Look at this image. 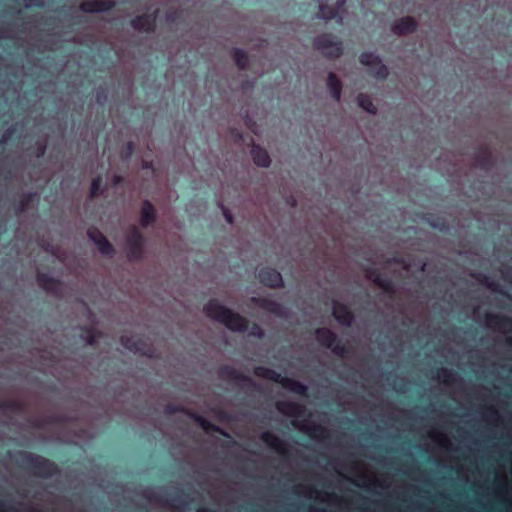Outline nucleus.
Returning <instances> with one entry per match:
<instances>
[{
	"label": "nucleus",
	"mask_w": 512,
	"mask_h": 512,
	"mask_svg": "<svg viewBox=\"0 0 512 512\" xmlns=\"http://www.w3.org/2000/svg\"><path fill=\"white\" fill-rule=\"evenodd\" d=\"M332 315L340 325L345 327H351L355 320V315L351 308L347 304L336 300L333 301Z\"/></svg>",
	"instance_id": "obj_10"
},
{
	"label": "nucleus",
	"mask_w": 512,
	"mask_h": 512,
	"mask_svg": "<svg viewBox=\"0 0 512 512\" xmlns=\"http://www.w3.org/2000/svg\"><path fill=\"white\" fill-rule=\"evenodd\" d=\"M327 88L334 99V101L338 102L341 99L342 92V83L337 75L333 72H330L327 77Z\"/></svg>",
	"instance_id": "obj_25"
},
{
	"label": "nucleus",
	"mask_w": 512,
	"mask_h": 512,
	"mask_svg": "<svg viewBox=\"0 0 512 512\" xmlns=\"http://www.w3.org/2000/svg\"><path fill=\"white\" fill-rule=\"evenodd\" d=\"M296 205V200H292V206H295Z\"/></svg>",
	"instance_id": "obj_57"
},
{
	"label": "nucleus",
	"mask_w": 512,
	"mask_h": 512,
	"mask_svg": "<svg viewBox=\"0 0 512 512\" xmlns=\"http://www.w3.org/2000/svg\"><path fill=\"white\" fill-rule=\"evenodd\" d=\"M260 439L277 453L281 455H286L288 453V444L272 432H263Z\"/></svg>",
	"instance_id": "obj_18"
},
{
	"label": "nucleus",
	"mask_w": 512,
	"mask_h": 512,
	"mask_svg": "<svg viewBox=\"0 0 512 512\" xmlns=\"http://www.w3.org/2000/svg\"><path fill=\"white\" fill-rule=\"evenodd\" d=\"M77 67H78V68H82L83 66H81V65H78Z\"/></svg>",
	"instance_id": "obj_60"
},
{
	"label": "nucleus",
	"mask_w": 512,
	"mask_h": 512,
	"mask_svg": "<svg viewBox=\"0 0 512 512\" xmlns=\"http://www.w3.org/2000/svg\"><path fill=\"white\" fill-rule=\"evenodd\" d=\"M478 280L480 283L484 284L491 291L499 293L508 299H512V296L507 291L501 289L500 285L497 282L489 280V278L487 276L480 275V278H478Z\"/></svg>",
	"instance_id": "obj_32"
},
{
	"label": "nucleus",
	"mask_w": 512,
	"mask_h": 512,
	"mask_svg": "<svg viewBox=\"0 0 512 512\" xmlns=\"http://www.w3.org/2000/svg\"><path fill=\"white\" fill-rule=\"evenodd\" d=\"M502 276L505 280L510 281L512 279V270L509 268H505L502 271Z\"/></svg>",
	"instance_id": "obj_45"
},
{
	"label": "nucleus",
	"mask_w": 512,
	"mask_h": 512,
	"mask_svg": "<svg viewBox=\"0 0 512 512\" xmlns=\"http://www.w3.org/2000/svg\"><path fill=\"white\" fill-rule=\"evenodd\" d=\"M46 149H47V145H46V142H38L37 143V153H36V156L37 157H42L44 156V154L46 153Z\"/></svg>",
	"instance_id": "obj_41"
},
{
	"label": "nucleus",
	"mask_w": 512,
	"mask_h": 512,
	"mask_svg": "<svg viewBox=\"0 0 512 512\" xmlns=\"http://www.w3.org/2000/svg\"><path fill=\"white\" fill-rule=\"evenodd\" d=\"M219 378L231 381V382H246L249 384H253V381L250 377L244 375L239 370L231 365H222L218 369Z\"/></svg>",
	"instance_id": "obj_16"
},
{
	"label": "nucleus",
	"mask_w": 512,
	"mask_h": 512,
	"mask_svg": "<svg viewBox=\"0 0 512 512\" xmlns=\"http://www.w3.org/2000/svg\"><path fill=\"white\" fill-rule=\"evenodd\" d=\"M314 334L319 344L330 349L334 355L343 358L348 354V347L339 341L337 335L331 329L326 327L316 328Z\"/></svg>",
	"instance_id": "obj_5"
},
{
	"label": "nucleus",
	"mask_w": 512,
	"mask_h": 512,
	"mask_svg": "<svg viewBox=\"0 0 512 512\" xmlns=\"http://www.w3.org/2000/svg\"><path fill=\"white\" fill-rule=\"evenodd\" d=\"M251 156L255 165L267 168L271 164V158L266 149L254 144L251 148Z\"/></svg>",
	"instance_id": "obj_21"
},
{
	"label": "nucleus",
	"mask_w": 512,
	"mask_h": 512,
	"mask_svg": "<svg viewBox=\"0 0 512 512\" xmlns=\"http://www.w3.org/2000/svg\"><path fill=\"white\" fill-rule=\"evenodd\" d=\"M377 287L383 290V292L391 299L394 300L396 297V286L395 283L387 278L382 276V278L377 282Z\"/></svg>",
	"instance_id": "obj_31"
},
{
	"label": "nucleus",
	"mask_w": 512,
	"mask_h": 512,
	"mask_svg": "<svg viewBox=\"0 0 512 512\" xmlns=\"http://www.w3.org/2000/svg\"><path fill=\"white\" fill-rule=\"evenodd\" d=\"M138 232L136 228L132 225H130V260H132L135 257L136 250L138 248Z\"/></svg>",
	"instance_id": "obj_36"
},
{
	"label": "nucleus",
	"mask_w": 512,
	"mask_h": 512,
	"mask_svg": "<svg viewBox=\"0 0 512 512\" xmlns=\"http://www.w3.org/2000/svg\"><path fill=\"white\" fill-rule=\"evenodd\" d=\"M258 279L262 285L268 288H283L284 281L279 271L271 267H263L258 272Z\"/></svg>",
	"instance_id": "obj_9"
},
{
	"label": "nucleus",
	"mask_w": 512,
	"mask_h": 512,
	"mask_svg": "<svg viewBox=\"0 0 512 512\" xmlns=\"http://www.w3.org/2000/svg\"><path fill=\"white\" fill-rule=\"evenodd\" d=\"M156 221V210L149 201H144L140 211V223L146 228Z\"/></svg>",
	"instance_id": "obj_23"
},
{
	"label": "nucleus",
	"mask_w": 512,
	"mask_h": 512,
	"mask_svg": "<svg viewBox=\"0 0 512 512\" xmlns=\"http://www.w3.org/2000/svg\"><path fill=\"white\" fill-rule=\"evenodd\" d=\"M236 67L238 68L239 74H242V73L246 72L250 66L241 65V66H236Z\"/></svg>",
	"instance_id": "obj_50"
},
{
	"label": "nucleus",
	"mask_w": 512,
	"mask_h": 512,
	"mask_svg": "<svg viewBox=\"0 0 512 512\" xmlns=\"http://www.w3.org/2000/svg\"><path fill=\"white\" fill-rule=\"evenodd\" d=\"M16 132V128L14 125H11L10 127H8L2 134L1 136V139H0V143L1 144H6L8 143L14 136Z\"/></svg>",
	"instance_id": "obj_40"
},
{
	"label": "nucleus",
	"mask_w": 512,
	"mask_h": 512,
	"mask_svg": "<svg viewBox=\"0 0 512 512\" xmlns=\"http://www.w3.org/2000/svg\"><path fill=\"white\" fill-rule=\"evenodd\" d=\"M423 220L430 227H432L442 233H447L449 231V224H448L447 220L440 215H436L433 213H427L423 216Z\"/></svg>",
	"instance_id": "obj_22"
},
{
	"label": "nucleus",
	"mask_w": 512,
	"mask_h": 512,
	"mask_svg": "<svg viewBox=\"0 0 512 512\" xmlns=\"http://www.w3.org/2000/svg\"><path fill=\"white\" fill-rule=\"evenodd\" d=\"M254 374L260 378L272 381L274 383H278L284 389L294 394L305 397L308 396V387L305 384L296 379L282 376L280 373L276 372L271 368L257 366L254 369Z\"/></svg>",
	"instance_id": "obj_3"
},
{
	"label": "nucleus",
	"mask_w": 512,
	"mask_h": 512,
	"mask_svg": "<svg viewBox=\"0 0 512 512\" xmlns=\"http://www.w3.org/2000/svg\"><path fill=\"white\" fill-rule=\"evenodd\" d=\"M276 409L285 416L290 417H300L303 412L304 408L302 405L293 402V401H278L276 403Z\"/></svg>",
	"instance_id": "obj_20"
},
{
	"label": "nucleus",
	"mask_w": 512,
	"mask_h": 512,
	"mask_svg": "<svg viewBox=\"0 0 512 512\" xmlns=\"http://www.w3.org/2000/svg\"><path fill=\"white\" fill-rule=\"evenodd\" d=\"M108 97H109V88H108V86L106 84L105 85H100L97 88V91H96V102H97V104H99L101 107H105L106 103L108 102Z\"/></svg>",
	"instance_id": "obj_35"
},
{
	"label": "nucleus",
	"mask_w": 512,
	"mask_h": 512,
	"mask_svg": "<svg viewBox=\"0 0 512 512\" xmlns=\"http://www.w3.org/2000/svg\"><path fill=\"white\" fill-rule=\"evenodd\" d=\"M4 67H5V68H10L11 66H4ZM20 67H21V68H23V69H24V68H26V66H25V65H22V66H20ZM32 67H33V66H27V68H32Z\"/></svg>",
	"instance_id": "obj_55"
},
{
	"label": "nucleus",
	"mask_w": 512,
	"mask_h": 512,
	"mask_svg": "<svg viewBox=\"0 0 512 512\" xmlns=\"http://www.w3.org/2000/svg\"><path fill=\"white\" fill-rule=\"evenodd\" d=\"M168 410L170 412H181L186 414L189 418H191L195 423H197L206 433L216 432L223 436L228 437V434L219 426L211 423L209 420L204 418L202 415L192 412L188 409H185L183 406H169Z\"/></svg>",
	"instance_id": "obj_6"
},
{
	"label": "nucleus",
	"mask_w": 512,
	"mask_h": 512,
	"mask_svg": "<svg viewBox=\"0 0 512 512\" xmlns=\"http://www.w3.org/2000/svg\"><path fill=\"white\" fill-rule=\"evenodd\" d=\"M231 55L235 61V64H248V55L245 51L239 48H233Z\"/></svg>",
	"instance_id": "obj_38"
},
{
	"label": "nucleus",
	"mask_w": 512,
	"mask_h": 512,
	"mask_svg": "<svg viewBox=\"0 0 512 512\" xmlns=\"http://www.w3.org/2000/svg\"><path fill=\"white\" fill-rule=\"evenodd\" d=\"M489 411H490L491 413H495V411H494L492 408H489Z\"/></svg>",
	"instance_id": "obj_59"
},
{
	"label": "nucleus",
	"mask_w": 512,
	"mask_h": 512,
	"mask_svg": "<svg viewBox=\"0 0 512 512\" xmlns=\"http://www.w3.org/2000/svg\"><path fill=\"white\" fill-rule=\"evenodd\" d=\"M304 431L312 439L326 440L330 437L329 430L320 424L307 427Z\"/></svg>",
	"instance_id": "obj_27"
},
{
	"label": "nucleus",
	"mask_w": 512,
	"mask_h": 512,
	"mask_svg": "<svg viewBox=\"0 0 512 512\" xmlns=\"http://www.w3.org/2000/svg\"><path fill=\"white\" fill-rule=\"evenodd\" d=\"M477 167L482 170H489L494 166V159L490 148L486 145L480 146L474 153Z\"/></svg>",
	"instance_id": "obj_19"
},
{
	"label": "nucleus",
	"mask_w": 512,
	"mask_h": 512,
	"mask_svg": "<svg viewBox=\"0 0 512 512\" xmlns=\"http://www.w3.org/2000/svg\"><path fill=\"white\" fill-rule=\"evenodd\" d=\"M390 263H394L397 265H402L405 269H408V265L405 264L404 259L399 256H394L389 260Z\"/></svg>",
	"instance_id": "obj_42"
},
{
	"label": "nucleus",
	"mask_w": 512,
	"mask_h": 512,
	"mask_svg": "<svg viewBox=\"0 0 512 512\" xmlns=\"http://www.w3.org/2000/svg\"><path fill=\"white\" fill-rule=\"evenodd\" d=\"M484 319L489 328L498 331L512 332V318L510 316L486 313Z\"/></svg>",
	"instance_id": "obj_12"
},
{
	"label": "nucleus",
	"mask_w": 512,
	"mask_h": 512,
	"mask_svg": "<svg viewBox=\"0 0 512 512\" xmlns=\"http://www.w3.org/2000/svg\"><path fill=\"white\" fill-rule=\"evenodd\" d=\"M129 149H130V156H131L133 154V151H134V144L131 141H130Z\"/></svg>",
	"instance_id": "obj_52"
},
{
	"label": "nucleus",
	"mask_w": 512,
	"mask_h": 512,
	"mask_svg": "<svg viewBox=\"0 0 512 512\" xmlns=\"http://www.w3.org/2000/svg\"><path fill=\"white\" fill-rule=\"evenodd\" d=\"M365 276L369 279L374 285H377V282L382 278V273L378 268L375 267H367L365 269Z\"/></svg>",
	"instance_id": "obj_37"
},
{
	"label": "nucleus",
	"mask_w": 512,
	"mask_h": 512,
	"mask_svg": "<svg viewBox=\"0 0 512 512\" xmlns=\"http://www.w3.org/2000/svg\"><path fill=\"white\" fill-rule=\"evenodd\" d=\"M18 465L34 476L48 479L60 473L58 465L41 455L20 450L16 454Z\"/></svg>",
	"instance_id": "obj_2"
},
{
	"label": "nucleus",
	"mask_w": 512,
	"mask_h": 512,
	"mask_svg": "<svg viewBox=\"0 0 512 512\" xmlns=\"http://www.w3.org/2000/svg\"><path fill=\"white\" fill-rule=\"evenodd\" d=\"M357 102L360 108L370 114H376L377 108L373 103V100L370 95L365 93H360L357 96Z\"/></svg>",
	"instance_id": "obj_30"
},
{
	"label": "nucleus",
	"mask_w": 512,
	"mask_h": 512,
	"mask_svg": "<svg viewBox=\"0 0 512 512\" xmlns=\"http://www.w3.org/2000/svg\"><path fill=\"white\" fill-rule=\"evenodd\" d=\"M1 510L4 512H19L17 508L7 505L5 502L1 503Z\"/></svg>",
	"instance_id": "obj_44"
},
{
	"label": "nucleus",
	"mask_w": 512,
	"mask_h": 512,
	"mask_svg": "<svg viewBox=\"0 0 512 512\" xmlns=\"http://www.w3.org/2000/svg\"><path fill=\"white\" fill-rule=\"evenodd\" d=\"M346 3V0H336L334 8L338 9V12L343 9L344 5Z\"/></svg>",
	"instance_id": "obj_46"
},
{
	"label": "nucleus",
	"mask_w": 512,
	"mask_h": 512,
	"mask_svg": "<svg viewBox=\"0 0 512 512\" xmlns=\"http://www.w3.org/2000/svg\"><path fill=\"white\" fill-rule=\"evenodd\" d=\"M196 512H216V511L213 509H210V508L202 507V508L197 509Z\"/></svg>",
	"instance_id": "obj_51"
},
{
	"label": "nucleus",
	"mask_w": 512,
	"mask_h": 512,
	"mask_svg": "<svg viewBox=\"0 0 512 512\" xmlns=\"http://www.w3.org/2000/svg\"><path fill=\"white\" fill-rule=\"evenodd\" d=\"M171 500H172L173 502H179V501H180L179 497H177V496L172 497V499H171Z\"/></svg>",
	"instance_id": "obj_54"
},
{
	"label": "nucleus",
	"mask_w": 512,
	"mask_h": 512,
	"mask_svg": "<svg viewBox=\"0 0 512 512\" xmlns=\"http://www.w3.org/2000/svg\"><path fill=\"white\" fill-rule=\"evenodd\" d=\"M418 22L412 16H404L396 20L392 26V32L398 36H407L417 30Z\"/></svg>",
	"instance_id": "obj_15"
},
{
	"label": "nucleus",
	"mask_w": 512,
	"mask_h": 512,
	"mask_svg": "<svg viewBox=\"0 0 512 512\" xmlns=\"http://www.w3.org/2000/svg\"><path fill=\"white\" fill-rule=\"evenodd\" d=\"M88 238L95 244L99 253L105 257H113L115 248L106 236L96 227L91 226L87 229Z\"/></svg>",
	"instance_id": "obj_8"
},
{
	"label": "nucleus",
	"mask_w": 512,
	"mask_h": 512,
	"mask_svg": "<svg viewBox=\"0 0 512 512\" xmlns=\"http://www.w3.org/2000/svg\"><path fill=\"white\" fill-rule=\"evenodd\" d=\"M222 211H223V215H224V218H225L226 222L228 224H232L233 223V215L229 211V209L223 207Z\"/></svg>",
	"instance_id": "obj_43"
},
{
	"label": "nucleus",
	"mask_w": 512,
	"mask_h": 512,
	"mask_svg": "<svg viewBox=\"0 0 512 512\" xmlns=\"http://www.w3.org/2000/svg\"><path fill=\"white\" fill-rule=\"evenodd\" d=\"M132 67H133V66H130V68H132ZM132 74H133V71H132V69H130V90H129L130 97H131V96H132V94H133V83H132V79H131Z\"/></svg>",
	"instance_id": "obj_49"
},
{
	"label": "nucleus",
	"mask_w": 512,
	"mask_h": 512,
	"mask_svg": "<svg viewBox=\"0 0 512 512\" xmlns=\"http://www.w3.org/2000/svg\"><path fill=\"white\" fill-rule=\"evenodd\" d=\"M105 188L103 186V177L102 175L96 176L91 183L90 186V198H96L103 194Z\"/></svg>",
	"instance_id": "obj_33"
},
{
	"label": "nucleus",
	"mask_w": 512,
	"mask_h": 512,
	"mask_svg": "<svg viewBox=\"0 0 512 512\" xmlns=\"http://www.w3.org/2000/svg\"><path fill=\"white\" fill-rule=\"evenodd\" d=\"M79 330V338L90 346H93L102 337V333L92 326H81Z\"/></svg>",
	"instance_id": "obj_24"
},
{
	"label": "nucleus",
	"mask_w": 512,
	"mask_h": 512,
	"mask_svg": "<svg viewBox=\"0 0 512 512\" xmlns=\"http://www.w3.org/2000/svg\"><path fill=\"white\" fill-rule=\"evenodd\" d=\"M342 20H343V18L340 16V17L338 18V22L342 23Z\"/></svg>",
	"instance_id": "obj_56"
},
{
	"label": "nucleus",
	"mask_w": 512,
	"mask_h": 512,
	"mask_svg": "<svg viewBox=\"0 0 512 512\" xmlns=\"http://www.w3.org/2000/svg\"><path fill=\"white\" fill-rule=\"evenodd\" d=\"M0 410L2 412H9L13 414H21L25 411V404L18 400L1 401Z\"/></svg>",
	"instance_id": "obj_28"
},
{
	"label": "nucleus",
	"mask_w": 512,
	"mask_h": 512,
	"mask_svg": "<svg viewBox=\"0 0 512 512\" xmlns=\"http://www.w3.org/2000/svg\"><path fill=\"white\" fill-rule=\"evenodd\" d=\"M313 49L329 61H335L343 55L344 47L332 33H321L312 41Z\"/></svg>",
	"instance_id": "obj_4"
},
{
	"label": "nucleus",
	"mask_w": 512,
	"mask_h": 512,
	"mask_svg": "<svg viewBox=\"0 0 512 512\" xmlns=\"http://www.w3.org/2000/svg\"><path fill=\"white\" fill-rule=\"evenodd\" d=\"M158 9L152 14H143L133 19L130 24L139 32H154L156 28V18Z\"/></svg>",
	"instance_id": "obj_14"
},
{
	"label": "nucleus",
	"mask_w": 512,
	"mask_h": 512,
	"mask_svg": "<svg viewBox=\"0 0 512 512\" xmlns=\"http://www.w3.org/2000/svg\"><path fill=\"white\" fill-rule=\"evenodd\" d=\"M250 301L260 309L267 311L277 317H283L285 315V307L281 303L271 298L251 297Z\"/></svg>",
	"instance_id": "obj_11"
},
{
	"label": "nucleus",
	"mask_w": 512,
	"mask_h": 512,
	"mask_svg": "<svg viewBox=\"0 0 512 512\" xmlns=\"http://www.w3.org/2000/svg\"><path fill=\"white\" fill-rule=\"evenodd\" d=\"M37 198L38 194L36 192L24 193L16 205L17 214L25 212L30 206V204L34 202Z\"/></svg>",
	"instance_id": "obj_29"
},
{
	"label": "nucleus",
	"mask_w": 512,
	"mask_h": 512,
	"mask_svg": "<svg viewBox=\"0 0 512 512\" xmlns=\"http://www.w3.org/2000/svg\"><path fill=\"white\" fill-rule=\"evenodd\" d=\"M437 377L445 384H453L456 381V373L448 368H440L437 370Z\"/></svg>",
	"instance_id": "obj_34"
},
{
	"label": "nucleus",
	"mask_w": 512,
	"mask_h": 512,
	"mask_svg": "<svg viewBox=\"0 0 512 512\" xmlns=\"http://www.w3.org/2000/svg\"><path fill=\"white\" fill-rule=\"evenodd\" d=\"M317 17L328 22L338 16V9L334 6H329L323 0H320L318 7Z\"/></svg>",
	"instance_id": "obj_26"
},
{
	"label": "nucleus",
	"mask_w": 512,
	"mask_h": 512,
	"mask_svg": "<svg viewBox=\"0 0 512 512\" xmlns=\"http://www.w3.org/2000/svg\"><path fill=\"white\" fill-rule=\"evenodd\" d=\"M204 314L221 324L233 332H246L250 336L262 338L264 330L257 323L249 325L248 320L237 312L232 311L230 308L222 305L217 299H210L203 306Z\"/></svg>",
	"instance_id": "obj_1"
},
{
	"label": "nucleus",
	"mask_w": 512,
	"mask_h": 512,
	"mask_svg": "<svg viewBox=\"0 0 512 512\" xmlns=\"http://www.w3.org/2000/svg\"><path fill=\"white\" fill-rule=\"evenodd\" d=\"M115 6L114 0H84L80 3V9L86 13L104 12Z\"/></svg>",
	"instance_id": "obj_17"
},
{
	"label": "nucleus",
	"mask_w": 512,
	"mask_h": 512,
	"mask_svg": "<svg viewBox=\"0 0 512 512\" xmlns=\"http://www.w3.org/2000/svg\"><path fill=\"white\" fill-rule=\"evenodd\" d=\"M129 349H130V352L133 350V349H132V343H131V342H130Z\"/></svg>",
	"instance_id": "obj_58"
},
{
	"label": "nucleus",
	"mask_w": 512,
	"mask_h": 512,
	"mask_svg": "<svg viewBox=\"0 0 512 512\" xmlns=\"http://www.w3.org/2000/svg\"><path fill=\"white\" fill-rule=\"evenodd\" d=\"M378 67H379V71H378L379 74L386 75L388 73V66L383 65V66H378Z\"/></svg>",
	"instance_id": "obj_48"
},
{
	"label": "nucleus",
	"mask_w": 512,
	"mask_h": 512,
	"mask_svg": "<svg viewBox=\"0 0 512 512\" xmlns=\"http://www.w3.org/2000/svg\"><path fill=\"white\" fill-rule=\"evenodd\" d=\"M127 155H128V152L125 150V147H123L122 157L125 158Z\"/></svg>",
	"instance_id": "obj_53"
},
{
	"label": "nucleus",
	"mask_w": 512,
	"mask_h": 512,
	"mask_svg": "<svg viewBox=\"0 0 512 512\" xmlns=\"http://www.w3.org/2000/svg\"><path fill=\"white\" fill-rule=\"evenodd\" d=\"M38 286L46 293L59 296L61 294V281L51 277L47 273L38 272L36 275Z\"/></svg>",
	"instance_id": "obj_13"
},
{
	"label": "nucleus",
	"mask_w": 512,
	"mask_h": 512,
	"mask_svg": "<svg viewBox=\"0 0 512 512\" xmlns=\"http://www.w3.org/2000/svg\"><path fill=\"white\" fill-rule=\"evenodd\" d=\"M121 344L123 347L128 348V337L126 335L121 336Z\"/></svg>",
	"instance_id": "obj_47"
},
{
	"label": "nucleus",
	"mask_w": 512,
	"mask_h": 512,
	"mask_svg": "<svg viewBox=\"0 0 512 512\" xmlns=\"http://www.w3.org/2000/svg\"><path fill=\"white\" fill-rule=\"evenodd\" d=\"M168 410L170 412H181L186 414L189 418H191L195 423H197L206 433L216 432L223 436L228 437V434L219 426L211 423L209 420L204 418L202 415L192 412L188 409H185L183 406H169Z\"/></svg>",
	"instance_id": "obj_7"
},
{
	"label": "nucleus",
	"mask_w": 512,
	"mask_h": 512,
	"mask_svg": "<svg viewBox=\"0 0 512 512\" xmlns=\"http://www.w3.org/2000/svg\"><path fill=\"white\" fill-rule=\"evenodd\" d=\"M360 62L363 65L366 64H382L381 59L372 53H363L360 57Z\"/></svg>",
	"instance_id": "obj_39"
}]
</instances>
